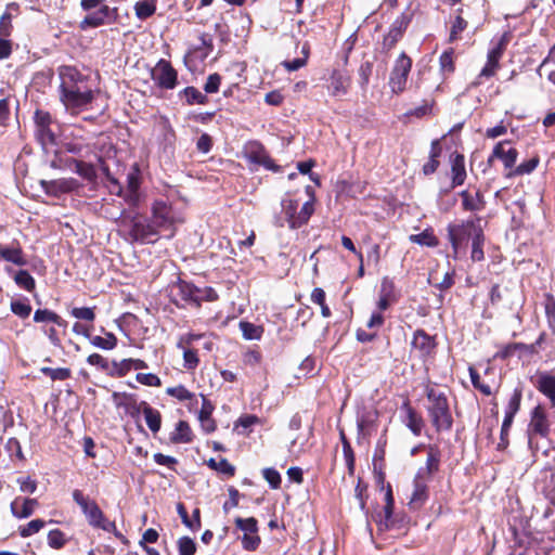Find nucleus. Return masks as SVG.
I'll use <instances>...</instances> for the list:
<instances>
[{
	"label": "nucleus",
	"mask_w": 555,
	"mask_h": 555,
	"mask_svg": "<svg viewBox=\"0 0 555 555\" xmlns=\"http://www.w3.org/2000/svg\"><path fill=\"white\" fill-rule=\"evenodd\" d=\"M60 83V100L66 111L76 115L83 111L93 100V90L87 75L76 67L63 65L57 69Z\"/></svg>",
	"instance_id": "f257e3e1"
},
{
	"label": "nucleus",
	"mask_w": 555,
	"mask_h": 555,
	"mask_svg": "<svg viewBox=\"0 0 555 555\" xmlns=\"http://www.w3.org/2000/svg\"><path fill=\"white\" fill-rule=\"evenodd\" d=\"M118 225L122 235L131 242L150 244L159 236L152 219L135 211H122Z\"/></svg>",
	"instance_id": "f03ea898"
},
{
	"label": "nucleus",
	"mask_w": 555,
	"mask_h": 555,
	"mask_svg": "<svg viewBox=\"0 0 555 555\" xmlns=\"http://www.w3.org/2000/svg\"><path fill=\"white\" fill-rule=\"evenodd\" d=\"M426 397L428 401L427 412L435 429L437 431L451 430L453 417L446 393L428 387L426 389Z\"/></svg>",
	"instance_id": "7ed1b4c3"
},
{
	"label": "nucleus",
	"mask_w": 555,
	"mask_h": 555,
	"mask_svg": "<svg viewBox=\"0 0 555 555\" xmlns=\"http://www.w3.org/2000/svg\"><path fill=\"white\" fill-rule=\"evenodd\" d=\"M151 219L158 235L164 232L168 238L173 236L177 225L184 221L182 214L165 201L154 202Z\"/></svg>",
	"instance_id": "20e7f679"
},
{
	"label": "nucleus",
	"mask_w": 555,
	"mask_h": 555,
	"mask_svg": "<svg viewBox=\"0 0 555 555\" xmlns=\"http://www.w3.org/2000/svg\"><path fill=\"white\" fill-rule=\"evenodd\" d=\"M73 499L81 508L90 526L106 532H112L117 538H122V534L117 531L115 522L106 519L95 501L85 496L83 493L77 489L73 491Z\"/></svg>",
	"instance_id": "39448f33"
},
{
	"label": "nucleus",
	"mask_w": 555,
	"mask_h": 555,
	"mask_svg": "<svg viewBox=\"0 0 555 555\" xmlns=\"http://www.w3.org/2000/svg\"><path fill=\"white\" fill-rule=\"evenodd\" d=\"M81 9L85 11H91L99 8L98 11L88 14L81 22L80 28H96L105 24L116 22L118 17V9L109 8L104 4V0H81Z\"/></svg>",
	"instance_id": "423d86ee"
},
{
	"label": "nucleus",
	"mask_w": 555,
	"mask_h": 555,
	"mask_svg": "<svg viewBox=\"0 0 555 555\" xmlns=\"http://www.w3.org/2000/svg\"><path fill=\"white\" fill-rule=\"evenodd\" d=\"M477 230H482L479 224V219L467 220L461 223H450L448 225V238L452 245L454 259L459 257L463 244L468 238L473 240L475 237Z\"/></svg>",
	"instance_id": "0eeeda50"
},
{
	"label": "nucleus",
	"mask_w": 555,
	"mask_h": 555,
	"mask_svg": "<svg viewBox=\"0 0 555 555\" xmlns=\"http://www.w3.org/2000/svg\"><path fill=\"white\" fill-rule=\"evenodd\" d=\"M282 211L285 215L289 228L297 229L308 222L314 211L313 201L306 202L299 211H297L299 203L291 197L282 199Z\"/></svg>",
	"instance_id": "6e6552de"
},
{
	"label": "nucleus",
	"mask_w": 555,
	"mask_h": 555,
	"mask_svg": "<svg viewBox=\"0 0 555 555\" xmlns=\"http://www.w3.org/2000/svg\"><path fill=\"white\" fill-rule=\"evenodd\" d=\"M151 78L155 85L165 90H172L178 85V73L171 64L162 59L151 70Z\"/></svg>",
	"instance_id": "1a4fd4ad"
},
{
	"label": "nucleus",
	"mask_w": 555,
	"mask_h": 555,
	"mask_svg": "<svg viewBox=\"0 0 555 555\" xmlns=\"http://www.w3.org/2000/svg\"><path fill=\"white\" fill-rule=\"evenodd\" d=\"M412 60L402 52L397 59L389 78V86L393 93H401L405 89Z\"/></svg>",
	"instance_id": "9d476101"
},
{
	"label": "nucleus",
	"mask_w": 555,
	"mask_h": 555,
	"mask_svg": "<svg viewBox=\"0 0 555 555\" xmlns=\"http://www.w3.org/2000/svg\"><path fill=\"white\" fill-rule=\"evenodd\" d=\"M505 46L506 43L504 41V38H502L499 41V43L488 52L487 63L480 70L476 80L472 82V86L477 87L482 83V78L489 79L495 75L496 70L500 67V60L504 53Z\"/></svg>",
	"instance_id": "9b49d317"
},
{
	"label": "nucleus",
	"mask_w": 555,
	"mask_h": 555,
	"mask_svg": "<svg viewBox=\"0 0 555 555\" xmlns=\"http://www.w3.org/2000/svg\"><path fill=\"white\" fill-rule=\"evenodd\" d=\"M202 337L198 334H186L179 338L177 347L183 352V366L186 370H195L199 363L197 351L191 348L194 340Z\"/></svg>",
	"instance_id": "f8f14e48"
},
{
	"label": "nucleus",
	"mask_w": 555,
	"mask_h": 555,
	"mask_svg": "<svg viewBox=\"0 0 555 555\" xmlns=\"http://www.w3.org/2000/svg\"><path fill=\"white\" fill-rule=\"evenodd\" d=\"M328 81L327 90L330 94L338 99L348 93L351 85L350 76L346 72L339 69H334L332 72Z\"/></svg>",
	"instance_id": "ddd939ff"
},
{
	"label": "nucleus",
	"mask_w": 555,
	"mask_h": 555,
	"mask_svg": "<svg viewBox=\"0 0 555 555\" xmlns=\"http://www.w3.org/2000/svg\"><path fill=\"white\" fill-rule=\"evenodd\" d=\"M40 185L46 194L51 196H60L77 189L78 182L73 178H62L56 180H41Z\"/></svg>",
	"instance_id": "4468645a"
},
{
	"label": "nucleus",
	"mask_w": 555,
	"mask_h": 555,
	"mask_svg": "<svg viewBox=\"0 0 555 555\" xmlns=\"http://www.w3.org/2000/svg\"><path fill=\"white\" fill-rule=\"evenodd\" d=\"M550 433V423L547 421L546 412L543 406L537 405L531 412V420L528 427L529 441L531 435H539L546 437Z\"/></svg>",
	"instance_id": "2eb2a0df"
},
{
	"label": "nucleus",
	"mask_w": 555,
	"mask_h": 555,
	"mask_svg": "<svg viewBox=\"0 0 555 555\" xmlns=\"http://www.w3.org/2000/svg\"><path fill=\"white\" fill-rule=\"evenodd\" d=\"M198 287L183 280H179L172 287L171 293L185 305L198 307Z\"/></svg>",
	"instance_id": "dca6fc26"
},
{
	"label": "nucleus",
	"mask_w": 555,
	"mask_h": 555,
	"mask_svg": "<svg viewBox=\"0 0 555 555\" xmlns=\"http://www.w3.org/2000/svg\"><path fill=\"white\" fill-rule=\"evenodd\" d=\"M507 144H508L507 141L499 142L494 146L491 155L489 156L488 163L492 164L493 159L498 158L503 162L504 167L506 169L513 168L516 164V160L518 157V152L516 151V149H513V147H509L508 150H506L505 146Z\"/></svg>",
	"instance_id": "f3484780"
},
{
	"label": "nucleus",
	"mask_w": 555,
	"mask_h": 555,
	"mask_svg": "<svg viewBox=\"0 0 555 555\" xmlns=\"http://www.w3.org/2000/svg\"><path fill=\"white\" fill-rule=\"evenodd\" d=\"M409 25V18L404 15L399 16L393 21L387 35L384 37L383 46L385 49L390 50L401 39L403 33Z\"/></svg>",
	"instance_id": "a211bd4d"
},
{
	"label": "nucleus",
	"mask_w": 555,
	"mask_h": 555,
	"mask_svg": "<svg viewBox=\"0 0 555 555\" xmlns=\"http://www.w3.org/2000/svg\"><path fill=\"white\" fill-rule=\"evenodd\" d=\"M534 386L548 398L551 406L555 408V376L547 372H539L534 379Z\"/></svg>",
	"instance_id": "6ab92c4d"
},
{
	"label": "nucleus",
	"mask_w": 555,
	"mask_h": 555,
	"mask_svg": "<svg viewBox=\"0 0 555 555\" xmlns=\"http://www.w3.org/2000/svg\"><path fill=\"white\" fill-rule=\"evenodd\" d=\"M463 209L466 211H481L486 207V201L480 191L472 193L464 190L460 193Z\"/></svg>",
	"instance_id": "aec40b11"
},
{
	"label": "nucleus",
	"mask_w": 555,
	"mask_h": 555,
	"mask_svg": "<svg viewBox=\"0 0 555 555\" xmlns=\"http://www.w3.org/2000/svg\"><path fill=\"white\" fill-rule=\"evenodd\" d=\"M452 188L462 185L466 179L465 158L462 154L451 155Z\"/></svg>",
	"instance_id": "412c9836"
},
{
	"label": "nucleus",
	"mask_w": 555,
	"mask_h": 555,
	"mask_svg": "<svg viewBox=\"0 0 555 555\" xmlns=\"http://www.w3.org/2000/svg\"><path fill=\"white\" fill-rule=\"evenodd\" d=\"M37 505L36 499L16 498L11 503V512L16 518H27L34 514Z\"/></svg>",
	"instance_id": "4be33fe9"
},
{
	"label": "nucleus",
	"mask_w": 555,
	"mask_h": 555,
	"mask_svg": "<svg viewBox=\"0 0 555 555\" xmlns=\"http://www.w3.org/2000/svg\"><path fill=\"white\" fill-rule=\"evenodd\" d=\"M402 409L405 411L406 427L415 436H420L423 430V427H424V421H423L422 416L408 402H405L402 405Z\"/></svg>",
	"instance_id": "5701e85b"
},
{
	"label": "nucleus",
	"mask_w": 555,
	"mask_h": 555,
	"mask_svg": "<svg viewBox=\"0 0 555 555\" xmlns=\"http://www.w3.org/2000/svg\"><path fill=\"white\" fill-rule=\"evenodd\" d=\"M0 258L16 266L26 264L23 250L18 244L12 246L0 244Z\"/></svg>",
	"instance_id": "b1692460"
},
{
	"label": "nucleus",
	"mask_w": 555,
	"mask_h": 555,
	"mask_svg": "<svg viewBox=\"0 0 555 555\" xmlns=\"http://www.w3.org/2000/svg\"><path fill=\"white\" fill-rule=\"evenodd\" d=\"M193 440V433L188 422L179 421L175 430L170 434V441L173 443H190Z\"/></svg>",
	"instance_id": "393cba45"
},
{
	"label": "nucleus",
	"mask_w": 555,
	"mask_h": 555,
	"mask_svg": "<svg viewBox=\"0 0 555 555\" xmlns=\"http://www.w3.org/2000/svg\"><path fill=\"white\" fill-rule=\"evenodd\" d=\"M141 406L147 427L154 434L157 433L160 429L162 425V415L159 411L152 408L146 402H142Z\"/></svg>",
	"instance_id": "a878e982"
},
{
	"label": "nucleus",
	"mask_w": 555,
	"mask_h": 555,
	"mask_svg": "<svg viewBox=\"0 0 555 555\" xmlns=\"http://www.w3.org/2000/svg\"><path fill=\"white\" fill-rule=\"evenodd\" d=\"M440 463V451L437 447L429 446L427 449V459H426V467L422 468L418 472V476H424L425 474L430 476L435 472L438 470Z\"/></svg>",
	"instance_id": "bb28decb"
},
{
	"label": "nucleus",
	"mask_w": 555,
	"mask_h": 555,
	"mask_svg": "<svg viewBox=\"0 0 555 555\" xmlns=\"http://www.w3.org/2000/svg\"><path fill=\"white\" fill-rule=\"evenodd\" d=\"M422 476H416L414 480V490L411 495L410 505L413 507H420L424 504L428 496L427 486L420 481Z\"/></svg>",
	"instance_id": "cd10ccee"
},
{
	"label": "nucleus",
	"mask_w": 555,
	"mask_h": 555,
	"mask_svg": "<svg viewBox=\"0 0 555 555\" xmlns=\"http://www.w3.org/2000/svg\"><path fill=\"white\" fill-rule=\"evenodd\" d=\"M412 346L415 349H418L423 353L427 354L431 351L435 344H434L433 338L429 335H427L424 331L418 330L414 333Z\"/></svg>",
	"instance_id": "c85d7f7f"
},
{
	"label": "nucleus",
	"mask_w": 555,
	"mask_h": 555,
	"mask_svg": "<svg viewBox=\"0 0 555 555\" xmlns=\"http://www.w3.org/2000/svg\"><path fill=\"white\" fill-rule=\"evenodd\" d=\"M117 369V375L119 377L125 376L129 371L133 370H143L147 367L145 361L140 359H124L118 364L115 363Z\"/></svg>",
	"instance_id": "c756f323"
},
{
	"label": "nucleus",
	"mask_w": 555,
	"mask_h": 555,
	"mask_svg": "<svg viewBox=\"0 0 555 555\" xmlns=\"http://www.w3.org/2000/svg\"><path fill=\"white\" fill-rule=\"evenodd\" d=\"M72 164L74 165V171L79 175L81 178L92 181L96 177L95 167L87 162L81 159H73Z\"/></svg>",
	"instance_id": "7c9ffc66"
},
{
	"label": "nucleus",
	"mask_w": 555,
	"mask_h": 555,
	"mask_svg": "<svg viewBox=\"0 0 555 555\" xmlns=\"http://www.w3.org/2000/svg\"><path fill=\"white\" fill-rule=\"evenodd\" d=\"M34 321L35 322H52L59 326L65 327L67 325V322L63 320L59 314L55 312L48 310V309H38L35 311L34 314Z\"/></svg>",
	"instance_id": "2f4dec72"
},
{
	"label": "nucleus",
	"mask_w": 555,
	"mask_h": 555,
	"mask_svg": "<svg viewBox=\"0 0 555 555\" xmlns=\"http://www.w3.org/2000/svg\"><path fill=\"white\" fill-rule=\"evenodd\" d=\"M485 235L483 230H477L475 237L472 240V255L473 261H481L485 258L483 254Z\"/></svg>",
	"instance_id": "473e14b6"
},
{
	"label": "nucleus",
	"mask_w": 555,
	"mask_h": 555,
	"mask_svg": "<svg viewBox=\"0 0 555 555\" xmlns=\"http://www.w3.org/2000/svg\"><path fill=\"white\" fill-rule=\"evenodd\" d=\"M410 241L418 245L436 247L439 243L438 238L434 234L433 230H424L420 234H413L410 236Z\"/></svg>",
	"instance_id": "72a5a7b5"
},
{
	"label": "nucleus",
	"mask_w": 555,
	"mask_h": 555,
	"mask_svg": "<svg viewBox=\"0 0 555 555\" xmlns=\"http://www.w3.org/2000/svg\"><path fill=\"white\" fill-rule=\"evenodd\" d=\"M240 330L242 331L243 337L248 340L260 339L263 333V328L261 326L247 321L240 322Z\"/></svg>",
	"instance_id": "f704fd0d"
},
{
	"label": "nucleus",
	"mask_w": 555,
	"mask_h": 555,
	"mask_svg": "<svg viewBox=\"0 0 555 555\" xmlns=\"http://www.w3.org/2000/svg\"><path fill=\"white\" fill-rule=\"evenodd\" d=\"M166 393L179 401H191V405H193V401L197 403L195 393L188 390L183 385L169 387L166 389Z\"/></svg>",
	"instance_id": "c9c22d12"
},
{
	"label": "nucleus",
	"mask_w": 555,
	"mask_h": 555,
	"mask_svg": "<svg viewBox=\"0 0 555 555\" xmlns=\"http://www.w3.org/2000/svg\"><path fill=\"white\" fill-rule=\"evenodd\" d=\"M180 96H184L186 103L189 105L193 104H205L207 102V96L198 91L194 87H186L180 92Z\"/></svg>",
	"instance_id": "e433bc0d"
},
{
	"label": "nucleus",
	"mask_w": 555,
	"mask_h": 555,
	"mask_svg": "<svg viewBox=\"0 0 555 555\" xmlns=\"http://www.w3.org/2000/svg\"><path fill=\"white\" fill-rule=\"evenodd\" d=\"M90 343L98 348L104 350H112L117 345V338L114 334L107 333L104 337L102 336H93L90 338Z\"/></svg>",
	"instance_id": "4c0bfd02"
},
{
	"label": "nucleus",
	"mask_w": 555,
	"mask_h": 555,
	"mask_svg": "<svg viewBox=\"0 0 555 555\" xmlns=\"http://www.w3.org/2000/svg\"><path fill=\"white\" fill-rule=\"evenodd\" d=\"M64 149L68 153L75 154L81 158L90 157V145L80 141H68L64 144Z\"/></svg>",
	"instance_id": "58836bf2"
},
{
	"label": "nucleus",
	"mask_w": 555,
	"mask_h": 555,
	"mask_svg": "<svg viewBox=\"0 0 555 555\" xmlns=\"http://www.w3.org/2000/svg\"><path fill=\"white\" fill-rule=\"evenodd\" d=\"M14 281L20 287L26 289L27 292H33L35 289V280L26 270H20L15 274Z\"/></svg>",
	"instance_id": "ea45409f"
},
{
	"label": "nucleus",
	"mask_w": 555,
	"mask_h": 555,
	"mask_svg": "<svg viewBox=\"0 0 555 555\" xmlns=\"http://www.w3.org/2000/svg\"><path fill=\"white\" fill-rule=\"evenodd\" d=\"M208 466L223 475L229 476V477H231L235 474V467L231 463H229L228 460H225V459H221L219 461L210 459L208 461Z\"/></svg>",
	"instance_id": "a19ab883"
},
{
	"label": "nucleus",
	"mask_w": 555,
	"mask_h": 555,
	"mask_svg": "<svg viewBox=\"0 0 555 555\" xmlns=\"http://www.w3.org/2000/svg\"><path fill=\"white\" fill-rule=\"evenodd\" d=\"M521 398H522L521 389L516 388L507 403V406L505 410V416H509V417L514 418V416L520 409Z\"/></svg>",
	"instance_id": "79ce46f5"
},
{
	"label": "nucleus",
	"mask_w": 555,
	"mask_h": 555,
	"mask_svg": "<svg viewBox=\"0 0 555 555\" xmlns=\"http://www.w3.org/2000/svg\"><path fill=\"white\" fill-rule=\"evenodd\" d=\"M40 371L44 375L49 376L52 380H65V379L69 378L70 374H72L70 370L67 367L52 369V367L44 366V367H41Z\"/></svg>",
	"instance_id": "37998d69"
},
{
	"label": "nucleus",
	"mask_w": 555,
	"mask_h": 555,
	"mask_svg": "<svg viewBox=\"0 0 555 555\" xmlns=\"http://www.w3.org/2000/svg\"><path fill=\"white\" fill-rule=\"evenodd\" d=\"M538 164H539L538 157L530 158L526 162H522L520 165H518L514 169V171L508 172L506 176L512 177V176H522V175L530 173L537 168Z\"/></svg>",
	"instance_id": "c03bdc74"
},
{
	"label": "nucleus",
	"mask_w": 555,
	"mask_h": 555,
	"mask_svg": "<svg viewBox=\"0 0 555 555\" xmlns=\"http://www.w3.org/2000/svg\"><path fill=\"white\" fill-rule=\"evenodd\" d=\"M11 311L22 318L26 319L29 317L31 312V306L28 304L27 299L24 300H12L11 301Z\"/></svg>",
	"instance_id": "a18cd8bd"
},
{
	"label": "nucleus",
	"mask_w": 555,
	"mask_h": 555,
	"mask_svg": "<svg viewBox=\"0 0 555 555\" xmlns=\"http://www.w3.org/2000/svg\"><path fill=\"white\" fill-rule=\"evenodd\" d=\"M37 138L43 147H48L49 145H53L55 143V134L50 129V126L38 127Z\"/></svg>",
	"instance_id": "49530a36"
},
{
	"label": "nucleus",
	"mask_w": 555,
	"mask_h": 555,
	"mask_svg": "<svg viewBox=\"0 0 555 555\" xmlns=\"http://www.w3.org/2000/svg\"><path fill=\"white\" fill-rule=\"evenodd\" d=\"M235 525L238 529H241L245 533H257V531H258V524H257L256 518H254V517H248V518L237 517L235 519Z\"/></svg>",
	"instance_id": "de8ad7c7"
},
{
	"label": "nucleus",
	"mask_w": 555,
	"mask_h": 555,
	"mask_svg": "<svg viewBox=\"0 0 555 555\" xmlns=\"http://www.w3.org/2000/svg\"><path fill=\"white\" fill-rule=\"evenodd\" d=\"M379 295L386 298H390L397 301L398 297L396 294L395 283L388 276H385L380 283Z\"/></svg>",
	"instance_id": "09e8293b"
},
{
	"label": "nucleus",
	"mask_w": 555,
	"mask_h": 555,
	"mask_svg": "<svg viewBox=\"0 0 555 555\" xmlns=\"http://www.w3.org/2000/svg\"><path fill=\"white\" fill-rule=\"evenodd\" d=\"M48 544L55 550L62 548L66 544L65 534L59 529L51 530L48 533Z\"/></svg>",
	"instance_id": "8fccbe9b"
},
{
	"label": "nucleus",
	"mask_w": 555,
	"mask_h": 555,
	"mask_svg": "<svg viewBox=\"0 0 555 555\" xmlns=\"http://www.w3.org/2000/svg\"><path fill=\"white\" fill-rule=\"evenodd\" d=\"M46 522L42 519H34L29 521L26 526L20 528V534L23 538L30 537L38 531H40L44 527Z\"/></svg>",
	"instance_id": "3c124183"
},
{
	"label": "nucleus",
	"mask_w": 555,
	"mask_h": 555,
	"mask_svg": "<svg viewBox=\"0 0 555 555\" xmlns=\"http://www.w3.org/2000/svg\"><path fill=\"white\" fill-rule=\"evenodd\" d=\"M155 5L149 1H139L134 7L135 14L141 20H145L152 16L155 12Z\"/></svg>",
	"instance_id": "603ef678"
},
{
	"label": "nucleus",
	"mask_w": 555,
	"mask_h": 555,
	"mask_svg": "<svg viewBox=\"0 0 555 555\" xmlns=\"http://www.w3.org/2000/svg\"><path fill=\"white\" fill-rule=\"evenodd\" d=\"M453 50L444 51L440 56V68L443 74H451L454 72V62H453Z\"/></svg>",
	"instance_id": "864d4df0"
},
{
	"label": "nucleus",
	"mask_w": 555,
	"mask_h": 555,
	"mask_svg": "<svg viewBox=\"0 0 555 555\" xmlns=\"http://www.w3.org/2000/svg\"><path fill=\"white\" fill-rule=\"evenodd\" d=\"M178 548L180 555H194L196 544L191 538L182 537L178 541Z\"/></svg>",
	"instance_id": "5fc2aeb1"
},
{
	"label": "nucleus",
	"mask_w": 555,
	"mask_h": 555,
	"mask_svg": "<svg viewBox=\"0 0 555 555\" xmlns=\"http://www.w3.org/2000/svg\"><path fill=\"white\" fill-rule=\"evenodd\" d=\"M135 379L140 384L150 387H159L162 385L160 378L153 373H138Z\"/></svg>",
	"instance_id": "6e6d98bb"
},
{
	"label": "nucleus",
	"mask_w": 555,
	"mask_h": 555,
	"mask_svg": "<svg viewBox=\"0 0 555 555\" xmlns=\"http://www.w3.org/2000/svg\"><path fill=\"white\" fill-rule=\"evenodd\" d=\"M469 376L475 388L480 390L486 396H490L492 393L491 387L487 384L481 383L480 375L475 369L469 367Z\"/></svg>",
	"instance_id": "4d7b16f0"
},
{
	"label": "nucleus",
	"mask_w": 555,
	"mask_h": 555,
	"mask_svg": "<svg viewBox=\"0 0 555 555\" xmlns=\"http://www.w3.org/2000/svg\"><path fill=\"white\" fill-rule=\"evenodd\" d=\"M263 478L268 481L272 489H278L281 486V475L274 468H264L262 470Z\"/></svg>",
	"instance_id": "13d9d810"
},
{
	"label": "nucleus",
	"mask_w": 555,
	"mask_h": 555,
	"mask_svg": "<svg viewBox=\"0 0 555 555\" xmlns=\"http://www.w3.org/2000/svg\"><path fill=\"white\" fill-rule=\"evenodd\" d=\"M70 314L78 320H85L90 322H92L95 319V313L93 309L89 307L74 308L70 311Z\"/></svg>",
	"instance_id": "bf43d9fd"
},
{
	"label": "nucleus",
	"mask_w": 555,
	"mask_h": 555,
	"mask_svg": "<svg viewBox=\"0 0 555 555\" xmlns=\"http://www.w3.org/2000/svg\"><path fill=\"white\" fill-rule=\"evenodd\" d=\"M260 544V538L257 533H244L242 545L246 551H255Z\"/></svg>",
	"instance_id": "052dcab7"
},
{
	"label": "nucleus",
	"mask_w": 555,
	"mask_h": 555,
	"mask_svg": "<svg viewBox=\"0 0 555 555\" xmlns=\"http://www.w3.org/2000/svg\"><path fill=\"white\" fill-rule=\"evenodd\" d=\"M220 82H221V77L219 74L209 75L205 82V86H204L205 92H207V93L217 92L219 90Z\"/></svg>",
	"instance_id": "680f3d73"
},
{
	"label": "nucleus",
	"mask_w": 555,
	"mask_h": 555,
	"mask_svg": "<svg viewBox=\"0 0 555 555\" xmlns=\"http://www.w3.org/2000/svg\"><path fill=\"white\" fill-rule=\"evenodd\" d=\"M467 26L466 21L457 15L451 28L450 40L454 41L457 39L460 33H462Z\"/></svg>",
	"instance_id": "e2e57ef3"
},
{
	"label": "nucleus",
	"mask_w": 555,
	"mask_h": 555,
	"mask_svg": "<svg viewBox=\"0 0 555 555\" xmlns=\"http://www.w3.org/2000/svg\"><path fill=\"white\" fill-rule=\"evenodd\" d=\"M12 30L11 14L4 13L0 17V37L7 38Z\"/></svg>",
	"instance_id": "0e129e2a"
},
{
	"label": "nucleus",
	"mask_w": 555,
	"mask_h": 555,
	"mask_svg": "<svg viewBox=\"0 0 555 555\" xmlns=\"http://www.w3.org/2000/svg\"><path fill=\"white\" fill-rule=\"evenodd\" d=\"M197 293H198V306L201 305V302L203 300L214 301V300L218 299V295H217L216 291L211 287H204V288L198 287Z\"/></svg>",
	"instance_id": "69168bd1"
},
{
	"label": "nucleus",
	"mask_w": 555,
	"mask_h": 555,
	"mask_svg": "<svg viewBox=\"0 0 555 555\" xmlns=\"http://www.w3.org/2000/svg\"><path fill=\"white\" fill-rule=\"evenodd\" d=\"M201 397H202V406L198 412V418L199 417H211V414L215 410V405L204 395H201Z\"/></svg>",
	"instance_id": "338daca9"
},
{
	"label": "nucleus",
	"mask_w": 555,
	"mask_h": 555,
	"mask_svg": "<svg viewBox=\"0 0 555 555\" xmlns=\"http://www.w3.org/2000/svg\"><path fill=\"white\" fill-rule=\"evenodd\" d=\"M87 362L90 364V365H94V366H98L100 367L101 370H107L108 369V362L106 361V359H104L101 354L99 353H92L88 357L87 359Z\"/></svg>",
	"instance_id": "774afa93"
}]
</instances>
